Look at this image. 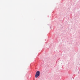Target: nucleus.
<instances>
[{"mask_svg": "<svg viewBox=\"0 0 80 80\" xmlns=\"http://www.w3.org/2000/svg\"><path fill=\"white\" fill-rule=\"evenodd\" d=\"M39 75H40V71H37L35 76V78H38V76H39Z\"/></svg>", "mask_w": 80, "mask_h": 80, "instance_id": "1", "label": "nucleus"}]
</instances>
